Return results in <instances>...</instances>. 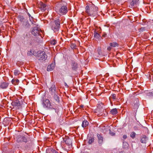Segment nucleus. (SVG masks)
Listing matches in <instances>:
<instances>
[{
    "instance_id": "obj_1",
    "label": "nucleus",
    "mask_w": 153,
    "mask_h": 153,
    "mask_svg": "<svg viewBox=\"0 0 153 153\" xmlns=\"http://www.w3.org/2000/svg\"><path fill=\"white\" fill-rule=\"evenodd\" d=\"M56 11L58 14L62 15L66 14L68 10L66 6L63 5V2H60L57 3L55 7Z\"/></svg>"
},
{
    "instance_id": "obj_2",
    "label": "nucleus",
    "mask_w": 153,
    "mask_h": 153,
    "mask_svg": "<svg viewBox=\"0 0 153 153\" xmlns=\"http://www.w3.org/2000/svg\"><path fill=\"white\" fill-rule=\"evenodd\" d=\"M85 9L86 13L89 16L94 17L97 15L98 8L94 5H92L90 7L87 6Z\"/></svg>"
},
{
    "instance_id": "obj_3",
    "label": "nucleus",
    "mask_w": 153,
    "mask_h": 153,
    "mask_svg": "<svg viewBox=\"0 0 153 153\" xmlns=\"http://www.w3.org/2000/svg\"><path fill=\"white\" fill-rule=\"evenodd\" d=\"M51 25L52 30L54 32H57L60 28V21L59 19L55 20L51 22Z\"/></svg>"
},
{
    "instance_id": "obj_4",
    "label": "nucleus",
    "mask_w": 153,
    "mask_h": 153,
    "mask_svg": "<svg viewBox=\"0 0 153 153\" xmlns=\"http://www.w3.org/2000/svg\"><path fill=\"white\" fill-rule=\"evenodd\" d=\"M42 105L45 108H51L52 107L51 103L48 99L44 100L42 101Z\"/></svg>"
},
{
    "instance_id": "obj_5",
    "label": "nucleus",
    "mask_w": 153,
    "mask_h": 153,
    "mask_svg": "<svg viewBox=\"0 0 153 153\" xmlns=\"http://www.w3.org/2000/svg\"><path fill=\"white\" fill-rule=\"evenodd\" d=\"M38 59L40 60L45 61L47 58V55L43 51L39 53L38 56Z\"/></svg>"
},
{
    "instance_id": "obj_6",
    "label": "nucleus",
    "mask_w": 153,
    "mask_h": 153,
    "mask_svg": "<svg viewBox=\"0 0 153 153\" xmlns=\"http://www.w3.org/2000/svg\"><path fill=\"white\" fill-rule=\"evenodd\" d=\"M40 31V29L38 27H34L32 30L31 33L34 36H37L38 35Z\"/></svg>"
},
{
    "instance_id": "obj_7",
    "label": "nucleus",
    "mask_w": 153,
    "mask_h": 153,
    "mask_svg": "<svg viewBox=\"0 0 153 153\" xmlns=\"http://www.w3.org/2000/svg\"><path fill=\"white\" fill-rule=\"evenodd\" d=\"M139 106V101L137 99H136L135 101L134 102V103L133 105H132V107L133 109L136 114V112H137V110L138 109Z\"/></svg>"
},
{
    "instance_id": "obj_8",
    "label": "nucleus",
    "mask_w": 153,
    "mask_h": 153,
    "mask_svg": "<svg viewBox=\"0 0 153 153\" xmlns=\"http://www.w3.org/2000/svg\"><path fill=\"white\" fill-rule=\"evenodd\" d=\"M63 140L65 142V143L69 146H71L72 142L71 139L68 137H63Z\"/></svg>"
},
{
    "instance_id": "obj_9",
    "label": "nucleus",
    "mask_w": 153,
    "mask_h": 153,
    "mask_svg": "<svg viewBox=\"0 0 153 153\" xmlns=\"http://www.w3.org/2000/svg\"><path fill=\"white\" fill-rule=\"evenodd\" d=\"M38 6L42 11H44L46 10V5L42 2L39 3L38 4Z\"/></svg>"
},
{
    "instance_id": "obj_10",
    "label": "nucleus",
    "mask_w": 153,
    "mask_h": 153,
    "mask_svg": "<svg viewBox=\"0 0 153 153\" xmlns=\"http://www.w3.org/2000/svg\"><path fill=\"white\" fill-rule=\"evenodd\" d=\"M12 105L14 106H19L22 104V102H20L18 100H16L12 102Z\"/></svg>"
},
{
    "instance_id": "obj_11",
    "label": "nucleus",
    "mask_w": 153,
    "mask_h": 153,
    "mask_svg": "<svg viewBox=\"0 0 153 153\" xmlns=\"http://www.w3.org/2000/svg\"><path fill=\"white\" fill-rule=\"evenodd\" d=\"M97 136L98 139V143L101 144L103 142V137L101 134H97Z\"/></svg>"
},
{
    "instance_id": "obj_12",
    "label": "nucleus",
    "mask_w": 153,
    "mask_h": 153,
    "mask_svg": "<svg viewBox=\"0 0 153 153\" xmlns=\"http://www.w3.org/2000/svg\"><path fill=\"white\" fill-rule=\"evenodd\" d=\"M72 68L73 70L76 71L78 68V64L75 61H72L71 64Z\"/></svg>"
},
{
    "instance_id": "obj_13",
    "label": "nucleus",
    "mask_w": 153,
    "mask_h": 153,
    "mask_svg": "<svg viewBox=\"0 0 153 153\" xmlns=\"http://www.w3.org/2000/svg\"><path fill=\"white\" fill-rule=\"evenodd\" d=\"M8 83L3 82L0 83V87L2 89L6 88L8 85Z\"/></svg>"
},
{
    "instance_id": "obj_14",
    "label": "nucleus",
    "mask_w": 153,
    "mask_h": 153,
    "mask_svg": "<svg viewBox=\"0 0 153 153\" xmlns=\"http://www.w3.org/2000/svg\"><path fill=\"white\" fill-rule=\"evenodd\" d=\"M46 153H58V152L53 149H47L46 150Z\"/></svg>"
},
{
    "instance_id": "obj_15",
    "label": "nucleus",
    "mask_w": 153,
    "mask_h": 153,
    "mask_svg": "<svg viewBox=\"0 0 153 153\" xmlns=\"http://www.w3.org/2000/svg\"><path fill=\"white\" fill-rule=\"evenodd\" d=\"M89 123L86 120H85L82 122V126L83 128H85L88 126Z\"/></svg>"
},
{
    "instance_id": "obj_16",
    "label": "nucleus",
    "mask_w": 153,
    "mask_h": 153,
    "mask_svg": "<svg viewBox=\"0 0 153 153\" xmlns=\"http://www.w3.org/2000/svg\"><path fill=\"white\" fill-rule=\"evenodd\" d=\"M147 138V137L146 136L143 135L140 140L141 142L143 143H146Z\"/></svg>"
},
{
    "instance_id": "obj_17",
    "label": "nucleus",
    "mask_w": 153,
    "mask_h": 153,
    "mask_svg": "<svg viewBox=\"0 0 153 153\" xmlns=\"http://www.w3.org/2000/svg\"><path fill=\"white\" fill-rule=\"evenodd\" d=\"M100 37V34L99 33H98L96 30H95L94 33V37L95 38L97 39H99Z\"/></svg>"
},
{
    "instance_id": "obj_18",
    "label": "nucleus",
    "mask_w": 153,
    "mask_h": 153,
    "mask_svg": "<svg viewBox=\"0 0 153 153\" xmlns=\"http://www.w3.org/2000/svg\"><path fill=\"white\" fill-rule=\"evenodd\" d=\"M54 64H51L50 65H49L47 68V71H50L52 70L54 68Z\"/></svg>"
},
{
    "instance_id": "obj_19",
    "label": "nucleus",
    "mask_w": 153,
    "mask_h": 153,
    "mask_svg": "<svg viewBox=\"0 0 153 153\" xmlns=\"http://www.w3.org/2000/svg\"><path fill=\"white\" fill-rule=\"evenodd\" d=\"M110 113L113 115H115L118 113L117 110L116 108H114L110 111Z\"/></svg>"
},
{
    "instance_id": "obj_20",
    "label": "nucleus",
    "mask_w": 153,
    "mask_h": 153,
    "mask_svg": "<svg viewBox=\"0 0 153 153\" xmlns=\"http://www.w3.org/2000/svg\"><path fill=\"white\" fill-rule=\"evenodd\" d=\"M100 49H99V51L98 52V53H95L94 54H93L94 57L95 59H97L99 56L100 55Z\"/></svg>"
},
{
    "instance_id": "obj_21",
    "label": "nucleus",
    "mask_w": 153,
    "mask_h": 153,
    "mask_svg": "<svg viewBox=\"0 0 153 153\" xmlns=\"http://www.w3.org/2000/svg\"><path fill=\"white\" fill-rule=\"evenodd\" d=\"M139 0H133L131 2V4L132 6H134L138 4Z\"/></svg>"
},
{
    "instance_id": "obj_22",
    "label": "nucleus",
    "mask_w": 153,
    "mask_h": 153,
    "mask_svg": "<svg viewBox=\"0 0 153 153\" xmlns=\"http://www.w3.org/2000/svg\"><path fill=\"white\" fill-rule=\"evenodd\" d=\"M54 99L55 101L56 102L58 103L59 101V96L56 94L54 96Z\"/></svg>"
},
{
    "instance_id": "obj_23",
    "label": "nucleus",
    "mask_w": 153,
    "mask_h": 153,
    "mask_svg": "<svg viewBox=\"0 0 153 153\" xmlns=\"http://www.w3.org/2000/svg\"><path fill=\"white\" fill-rule=\"evenodd\" d=\"M110 45L111 46L114 47L116 46H117L118 45V44L116 42H113L110 43Z\"/></svg>"
},
{
    "instance_id": "obj_24",
    "label": "nucleus",
    "mask_w": 153,
    "mask_h": 153,
    "mask_svg": "<svg viewBox=\"0 0 153 153\" xmlns=\"http://www.w3.org/2000/svg\"><path fill=\"white\" fill-rule=\"evenodd\" d=\"M14 74L15 76H18L20 73V71L17 70H15L14 72Z\"/></svg>"
},
{
    "instance_id": "obj_25",
    "label": "nucleus",
    "mask_w": 153,
    "mask_h": 153,
    "mask_svg": "<svg viewBox=\"0 0 153 153\" xmlns=\"http://www.w3.org/2000/svg\"><path fill=\"white\" fill-rule=\"evenodd\" d=\"M56 90V88L53 86V87H52L50 89V90L52 93H54L55 92Z\"/></svg>"
},
{
    "instance_id": "obj_26",
    "label": "nucleus",
    "mask_w": 153,
    "mask_h": 153,
    "mask_svg": "<svg viewBox=\"0 0 153 153\" xmlns=\"http://www.w3.org/2000/svg\"><path fill=\"white\" fill-rule=\"evenodd\" d=\"M57 42L55 39H53L51 41V44L53 45H55L56 43Z\"/></svg>"
},
{
    "instance_id": "obj_27",
    "label": "nucleus",
    "mask_w": 153,
    "mask_h": 153,
    "mask_svg": "<svg viewBox=\"0 0 153 153\" xmlns=\"http://www.w3.org/2000/svg\"><path fill=\"white\" fill-rule=\"evenodd\" d=\"M136 133L134 132H132L130 134V137L132 138H134L135 136Z\"/></svg>"
},
{
    "instance_id": "obj_28",
    "label": "nucleus",
    "mask_w": 153,
    "mask_h": 153,
    "mask_svg": "<svg viewBox=\"0 0 153 153\" xmlns=\"http://www.w3.org/2000/svg\"><path fill=\"white\" fill-rule=\"evenodd\" d=\"M20 138L22 140V141L24 142H26L27 141V140L26 138L25 137H21Z\"/></svg>"
},
{
    "instance_id": "obj_29",
    "label": "nucleus",
    "mask_w": 153,
    "mask_h": 153,
    "mask_svg": "<svg viewBox=\"0 0 153 153\" xmlns=\"http://www.w3.org/2000/svg\"><path fill=\"white\" fill-rule=\"evenodd\" d=\"M94 139L93 137L91 138V139H89L88 141V143L91 144L93 143L94 141Z\"/></svg>"
},
{
    "instance_id": "obj_30",
    "label": "nucleus",
    "mask_w": 153,
    "mask_h": 153,
    "mask_svg": "<svg viewBox=\"0 0 153 153\" xmlns=\"http://www.w3.org/2000/svg\"><path fill=\"white\" fill-rule=\"evenodd\" d=\"M112 98L114 100L117 99L116 95L115 94H112L111 95Z\"/></svg>"
},
{
    "instance_id": "obj_31",
    "label": "nucleus",
    "mask_w": 153,
    "mask_h": 153,
    "mask_svg": "<svg viewBox=\"0 0 153 153\" xmlns=\"http://www.w3.org/2000/svg\"><path fill=\"white\" fill-rule=\"evenodd\" d=\"M12 82L13 83L15 82H16V83H18L19 82V80L18 79H16V80L13 79L12 81Z\"/></svg>"
},
{
    "instance_id": "obj_32",
    "label": "nucleus",
    "mask_w": 153,
    "mask_h": 153,
    "mask_svg": "<svg viewBox=\"0 0 153 153\" xmlns=\"http://www.w3.org/2000/svg\"><path fill=\"white\" fill-rule=\"evenodd\" d=\"M33 54V52L31 51H28L27 53V55L28 56H30Z\"/></svg>"
},
{
    "instance_id": "obj_33",
    "label": "nucleus",
    "mask_w": 153,
    "mask_h": 153,
    "mask_svg": "<svg viewBox=\"0 0 153 153\" xmlns=\"http://www.w3.org/2000/svg\"><path fill=\"white\" fill-rule=\"evenodd\" d=\"M109 133L112 136H114L115 135V133L114 132H111V131L110 130H109Z\"/></svg>"
},
{
    "instance_id": "obj_34",
    "label": "nucleus",
    "mask_w": 153,
    "mask_h": 153,
    "mask_svg": "<svg viewBox=\"0 0 153 153\" xmlns=\"http://www.w3.org/2000/svg\"><path fill=\"white\" fill-rule=\"evenodd\" d=\"M71 48H75L76 47V46L75 45L72 44H71Z\"/></svg>"
},
{
    "instance_id": "obj_35",
    "label": "nucleus",
    "mask_w": 153,
    "mask_h": 153,
    "mask_svg": "<svg viewBox=\"0 0 153 153\" xmlns=\"http://www.w3.org/2000/svg\"><path fill=\"white\" fill-rule=\"evenodd\" d=\"M127 137V136L126 135H124L123 136V138L124 139H126Z\"/></svg>"
},
{
    "instance_id": "obj_36",
    "label": "nucleus",
    "mask_w": 153,
    "mask_h": 153,
    "mask_svg": "<svg viewBox=\"0 0 153 153\" xmlns=\"http://www.w3.org/2000/svg\"><path fill=\"white\" fill-rule=\"evenodd\" d=\"M123 145L125 144V145H126V146H128V143L126 142H123Z\"/></svg>"
},
{
    "instance_id": "obj_37",
    "label": "nucleus",
    "mask_w": 153,
    "mask_h": 153,
    "mask_svg": "<svg viewBox=\"0 0 153 153\" xmlns=\"http://www.w3.org/2000/svg\"><path fill=\"white\" fill-rule=\"evenodd\" d=\"M111 47H109L107 48V49L108 51H110L111 50Z\"/></svg>"
},
{
    "instance_id": "obj_38",
    "label": "nucleus",
    "mask_w": 153,
    "mask_h": 153,
    "mask_svg": "<svg viewBox=\"0 0 153 153\" xmlns=\"http://www.w3.org/2000/svg\"><path fill=\"white\" fill-rule=\"evenodd\" d=\"M5 153H13V152L12 151H10L9 152H8Z\"/></svg>"
},
{
    "instance_id": "obj_39",
    "label": "nucleus",
    "mask_w": 153,
    "mask_h": 153,
    "mask_svg": "<svg viewBox=\"0 0 153 153\" xmlns=\"http://www.w3.org/2000/svg\"><path fill=\"white\" fill-rule=\"evenodd\" d=\"M23 19V18H21L20 19V21L21 22H22Z\"/></svg>"
},
{
    "instance_id": "obj_40",
    "label": "nucleus",
    "mask_w": 153,
    "mask_h": 153,
    "mask_svg": "<svg viewBox=\"0 0 153 153\" xmlns=\"http://www.w3.org/2000/svg\"><path fill=\"white\" fill-rule=\"evenodd\" d=\"M30 21L32 23V24H33V23L32 22V20H33V19L32 18H31V19H30Z\"/></svg>"
},
{
    "instance_id": "obj_41",
    "label": "nucleus",
    "mask_w": 153,
    "mask_h": 153,
    "mask_svg": "<svg viewBox=\"0 0 153 153\" xmlns=\"http://www.w3.org/2000/svg\"><path fill=\"white\" fill-rule=\"evenodd\" d=\"M80 107L83 108L84 107V105H81L80 106Z\"/></svg>"
},
{
    "instance_id": "obj_42",
    "label": "nucleus",
    "mask_w": 153,
    "mask_h": 153,
    "mask_svg": "<svg viewBox=\"0 0 153 153\" xmlns=\"http://www.w3.org/2000/svg\"><path fill=\"white\" fill-rule=\"evenodd\" d=\"M115 151H116V150H114V152H115Z\"/></svg>"
},
{
    "instance_id": "obj_43",
    "label": "nucleus",
    "mask_w": 153,
    "mask_h": 153,
    "mask_svg": "<svg viewBox=\"0 0 153 153\" xmlns=\"http://www.w3.org/2000/svg\"><path fill=\"white\" fill-rule=\"evenodd\" d=\"M104 36H105V35H103Z\"/></svg>"
}]
</instances>
